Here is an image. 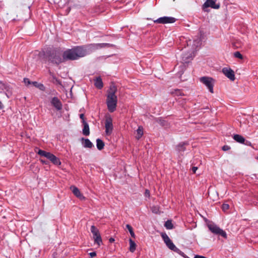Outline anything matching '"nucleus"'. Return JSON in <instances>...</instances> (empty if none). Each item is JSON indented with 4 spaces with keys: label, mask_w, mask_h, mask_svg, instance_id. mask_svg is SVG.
Returning <instances> with one entry per match:
<instances>
[{
    "label": "nucleus",
    "mask_w": 258,
    "mask_h": 258,
    "mask_svg": "<svg viewBox=\"0 0 258 258\" xmlns=\"http://www.w3.org/2000/svg\"><path fill=\"white\" fill-rule=\"evenodd\" d=\"M87 46H77L68 49L62 53L63 61L75 60L84 57L89 53Z\"/></svg>",
    "instance_id": "obj_1"
},
{
    "label": "nucleus",
    "mask_w": 258,
    "mask_h": 258,
    "mask_svg": "<svg viewBox=\"0 0 258 258\" xmlns=\"http://www.w3.org/2000/svg\"><path fill=\"white\" fill-rule=\"evenodd\" d=\"M43 55L45 60L57 66L64 62L62 54L57 48H48L43 52Z\"/></svg>",
    "instance_id": "obj_2"
},
{
    "label": "nucleus",
    "mask_w": 258,
    "mask_h": 258,
    "mask_svg": "<svg viewBox=\"0 0 258 258\" xmlns=\"http://www.w3.org/2000/svg\"><path fill=\"white\" fill-rule=\"evenodd\" d=\"M37 154L41 156L46 158L55 165L58 166L61 165V163L59 159L50 152H47L45 151L39 149Z\"/></svg>",
    "instance_id": "obj_3"
},
{
    "label": "nucleus",
    "mask_w": 258,
    "mask_h": 258,
    "mask_svg": "<svg viewBox=\"0 0 258 258\" xmlns=\"http://www.w3.org/2000/svg\"><path fill=\"white\" fill-rule=\"evenodd\" d=\"M117 103V98L116 96L107 95L106 104L109 112H113L115 110Z\"/></svg>",
    "instance_id": "obj_4"
},
{
    "label": "nucleus",
    "mask_w": 258,
    "mask_h": 258,
    "mask_svg": "<svg viewBox=\"0 0 258 258\" xmlns=\"http://www.w3.org/2000/svg\"><path fill=\"white\" fill-rule=\"evenodd\" d=\"M209 230L214 234L220 235L222 237L227 238V234L225 231L221 229L217 225L211 223L208 225Z\"/></svg>",
    "instance_id": "obj_5"
},
{
    "label": "nucleus",
    "mask_w": 258,
    "mask_h": 258,
    "mask_svg": "<svg viewBox=\"0 0 258 258\" xmlns=\"http://www.w3.org/2000/svg\"><path fill=\"white\" fill-rule=\"evenodd\" d=\"M200 81L205 84L211 93H213V86L214 80L213 79L208 77H203L200 78Z\"/></svg>",
    "instance_id": "obj_6"
},
{
    "label": "nucleus",
    "mask_w": 258,
    "mask_h": 258,
    "mask_svg": "<svg viewBox=\"0 0 258 258\" xmlns=\"http://www.w3.org/2000/svg\"><path fill=\"white\" fill-rule=\"evenodd\" d=\"M220 3L216 4L215 0H207L203 5V10L205 12H208L209 10H206V9L209 7L214 9H218L220 8Z\"/></svg>",
    "instance_id": "obj_7"
},
{
    "label": "nucleus",
    "mask_w": 258,
    "mask_h": 258,
    "mask_svg": "<svg viewBox=\"0 0 258 258\" xmlns=\"http://www.w3.org/2000/svg\"><path fill=\"white\" fill-rule=\"evenodd\" d=\"M176 19L172 17H162L154 20V22L155 23L159 24H168V23H173L176 21Z\"/></svg>",
    "instance_id": "obj_8"
},
{
    "label": "nucleus",
    "mask_w": 258,
    "mask_h": 258,
    "mask_svg": "<svg viewBox=\"0 0 258 258\" xmlns=\"http://www.w3.org/2000/svg\"><path fill=\"white\" fill-rule=\"evenodd\" d=\"M161 236L162 239H163L164 242L165 243L166 246L171 250H173L176 246L172 242L171 240L169 238L168 236L166 233H162Z\"/></svg>",
    "instance_id": "obj_9"
},
{
    "label": "nucleus",
    "mask_w": 258,
    "mask_h": 258,
    "mask_svg": "<svg viewBox=\"0 0 258 258\" xmlns=\"http://www.w3.org/2000/svg\"><path fill=\"white\" fill-rule=\"evenodd\" d=\"M115 45L114 44L107 43L91 44L88 46V47H89L90 48L93 49H97L104 47H113Z\"/></svg>",
    "instance_id": "obj_10"
},
{
    "label": "nucleus",
    "mask_w": 258,
    "mask_h": 258,
    "mask_svg": "<svg viewBox=\"0 0 258 258\" xmlns=\"http://www.w3.org/2000/svg\"><path fill=\"white\" fill-rule=\"evenodd\" d=\"M105 133L106 135H110L113 130L112 119L109 117L106 119L105 122Z\"/></svg>",
    "instance_id": "obj_11"
},
{
    "label": "nucleus",
    "mask_w": 258,
    "mask_h": 258,
    "mask_svg": "<svg viewBox=\"0 0 258 258\" xmlns=\"http://www.w3.org/2000/svg\"><path fill=\"white\" fill-rule=\"evenodd\" d=\"M194 56L193 51L183 53L181 55L182 62L183 63H188L193 59Z\"/></svg>",
    "instance_id": "obj_12"
},
{
    "label": "nucleus",
    "mask_w": 258,
    "mask_h": 258,
    "mask_svg": "<svg viewBox=\"0 0 258 258\" xmlns=\"http://www.w3.org/2000/svg\"><path fill=\"white\" fill-rule=\"evenodd\" d=\"M222 73L230 80L234 81L235 80L234 72L230 68H223Z\"/></svg>",
    "instance_id": "obj_13"
},
{
    "label": "nucleus",
    "mask_w": 258,
    "mask_h": 258,
    "mask_svg": "<svg viewBox=\"0 0 258 258\" xmlns=\"http://www.w3.org/2000/svg\"><path fill=\"white\" fill-rule=\"evenodd\" d=\"M51 104L57 110H60L62 109V103L60 100L56 97L52 98L50 101Z\"/></svg>",
    "instance_id": "obj_14"
},
{
    "label": "nucleus",
    "mask_w": 258,
    "mask_h": 258,
    "mask_svg": "<svg viewBox=\"0 0 258 258\" xmlns=\"http://www.w3.org/2000/svg\"><path fill=\"white\" fill-rule=\"evenodd\" d=\"M188 145V143L186 142H182L179 143L178 145H177L175 147L176 151L181 154L182 152H184L186 150V146Z\"/></svg>",
    "instance_id": "obj_15"
},
{
    "label": "nucleus",
    "mask_w": 258,
    "mask_h": 258,
    "mask_svg": "<svg viewBox=\"0 0 258 258\" xmlns=\"http://www.w3.org/2000/svg\"><path fill=\"white\" fill-rule=\"evenodd\" d=\"M4 90H5V94L7 95L8 98H9L8 93L11 91L9 85L0 81V93H2Z\"/></svg>",
    "instance_id": "obj_16"
},
{
    "label": "nucleus",
    "mask_w": 258,
    "mask_h": 258,
    "mask_svg": "<svg viewBox=\"0 0 258 258\" xmlns=\"http://www.w3.org/2000/svg\"><path fill=\"white\" fill-rule=\"evenodd\" d=\"M71 189H72V192L74 194V195L77 198L81 200H84L85 199L83 195L81 193L78 187L75 186H72L71 187Z\"/></svg>",
    "instance_id": "obj_17"
},
{
    "label": "nucleus",
    "mask_w": 258,
    "mask_h": 258,
    "mask_svg": "<svg viewBox=\"0 0 258 258\" xmlns=\"http://www.w3.org/2000/svg\"><path fill=\"white\" fill-rule=\"evenodd\" d=\"M81 140L84 148H92L94 146L93 143L88 139L82 138Z\"/></svg>",
    "instance_id": "obj_18"
},
{
    "label": "nucleus",
    "mask_w": 258,
    "mask_h": 258,
    "mask_svg": "<svg viewBox=\"0 0 258 258\" xmlns=\"http://www.w3.org/2000/svg\"><path fill=\"white\" fill-rule=\"evenodd\" d=\"M94 81V85L97 88L101 89L103 88V84L100 77H97Z\"/></svg>",
    "instance_id": "obj_19"
},
{
    "label": "nucleus",
    "mask_w": 258,
    "mask_h": 258,
    "mask_svg": "<svg viewBox=\"0 0 258 258\" xmlns=\"http://www.w3.org/2000/svg\"><path fill=\"white\" fill-rule=\"evenodd\" d=\"M117 92V88L115 85L114 84H112L110 85L109 89L108 91L107 95L110 96H116L115 95L116 92Z\"/></svg>",
    "instance_id": "obj_20"
},
{
    "label": "nucleus",
    "mask_w": 258,
    "mask_h": 258,
    "mask_svg": "<svg viewBox=\"0 0 258 258\" xmlns=\"http://www.w3.org/2000/svg\"><path fill=\"white\" fill-rule=\"evenodd\" d=\"M83 134L86 136H88L90 135V129L88 123L86 121H84Z\"/></svg>",
    "instance_id": "obj_21"
},
{
    "label": "nucleus",
    "mask_w": 258,
    "mask_h": 258,
    "mask_svg": "<svg viewBox=\"0 0 258 258\" xmlns=\"http://www.w3.org/2000/svg\"><path fill=\"white\" fill-rule=\"evenodd\" d=\"M233 139L236 141L237 142L242 144V143L244 142V138L243 137L240 135L236 134L234 135L233 137Z\"/></svg>",
    "instance_id": "obj_22"
},
{
    "label": "nucleus",
    "mask_w": 258,
    "mask_h": 258,
    "mask_svg": "<svg viewBox=\"0 0 258 258\" xmlns=\"http://www.w3.org/2000/svg\"><path fill=\"white\" fill-rule=\"evenodd\" d=\"M32 84L35 86V87L37 88L39 90L41 91H45V87L44 85L42 83H39L37 82L34 81L32 82Z\"/></svg>",
    "instance_id": "obj_23"
},
{
    "label": "nucleus",
    "mask_w": 258,
    "mask_h": 258,
    "mask_svg": "<svg viewBox=\"0 0 258 258\" xmlns=\"http://www.w3.org/2000/svg\"><path fill=\"white\" fill-rule=\"evenodd\" d=\"M105 145L103 141L100 139L96 140V146L99 150H101L104 148Z\"/></svg>",
    "instance_id": "obj_24"
},
{
    "label": "nucleus",
    "mask_w": 258,
    "mask_h": 258,
    "mask_svg": "<svg viewBox=\"0 0 258 258\" xmlns=\"http://www.w3.org/2000/svg\"><path fill=\"white\" fill-rule=\"evenodd\" d=\"M130 243V248L129 250L131 252H134L136 248V244L134 241H133L131 238L129 239Z\"/></svg>",
    "instance_id": "obj_25"
},
{
    "label": "nucleus",
    "mask_w": 258,
    "mask_h": 258,
    "mask_svg": "<svg viewBox=\"0 0 258 258\" xmlns=\"http://www.w3.org/2000/svg\"><path fill=\"white\" fill-rule=\"evenodd\" d=\"M156 121L162 126H166L168 125V122L161 117L156 118Z\"/></svg>",
    "instance_id": "obj_26"
},
{
    "label": "nucleus",
    "mask_w": 258,
    "mask_h": 258,
    "mask_svg": "<svg viewBox=\"0 0 258 258\" xmlns=\"http://www.w3.org/2000/svg\"><path fill=\"white\" fill-rule=\"evenodd\" d=\"M164 226L167 229H172L173 228V225L172 223V221L170 220H168L165 222Z\"/></svg>",
    "instance_id": "obj_27"
},
{
    "label": "nucleus",
    "mask_w": 258,
    "mask_h": 258,
    "mask_svg": "<svg viewBox=\"0 0 258 258\" xmlns=\"http://www.w3.org/2000/svg\"><path fill=\"white\" fill-rule=\"evenodd\" d=\"M137 135L136 136V138L137 139L139 140L143 135V128L139 126L137 130Z\"/></svg>",
    "instance_id": "obj_28"
},
{
    "label": "nucleus",
    "mask_w": 258,
    "mask_h": 258,
    "mask_svg": "<svg viewBox=\"0 0 258 258\" xmlns=\"http://www.w3.org/2000/svg\"><path fill=\"white\" fill-rule=\"evenodd\" d=\"M126 228L130 232V233L131 236L132 237L134 238L135 237V234L133 231V229L132 227L130 225L127 224V225H126Z\"/></svg>",
    "instance_id": "obj_29"
},
{
    "label": "nucleus",
    "mask_w": 258,
    "mask_h": 258,
    "mask_svg": "<svg viewBox=\"0 0 258 258\" xmlns=\"http://www.w3.org/2000/svg\"><path fill=\"white\" fill-rule=\"evenodd\" d=\"M173 251L178 253L179 254H180V255H181L182 257H184V258H188V256H186L184 253V252H183L182 251H181L179 248H178L177 247H175V248L173 250Z\"/></svg>",
    "instance_id": "obj_30"
},
{
    "label": "nucleus",
    "mask_w": 258,
    "mask_h": 258,
    "mask_svg": "<svg viewBox=\"0 0 258 258\" xmlns=\"http://www.w3.org/2000/svg\"><path fill=\"white\" fill-rule=\"evenodd\" d=\"M94 242L97 243L98 245H100L101 243H102V238L101 237V235H98V236H96V237L94 238Z\"/></svg>",
    "instance_id": "obj_31"
},
{
    "label": "nucleus",
    "mask_w": 258,
    "mask_h": 258,
    "mask_svg": "<svg viewBox=\"0 0 258 258\" xmlns=\"http://www.w3.org/2000/svg\"><path fill=\"white\" fill-rule=\"evenodd\" d=\"M201 44V40L200 38H197L193 41V45L194 47H198Z\"/></svg>",
    "instance_id": "obj_32"
},
{
    "label": "nucleus",
    "mask_w": 258,
    "mask_h": 258,
    "mask_svg": "<svg viewBox=\"0 0 258 258\" xmlns=\"http://www.w3.org/2000/svg\"><path fill=\"white\" fill-rule=\"evenodd\" d=\"M234 56L235 57L238 58L239 59H242L243 58L242 55L239 51H236L235 52H234Z\"/></svg>",
    "instance_id": "obj_33"
},
{
    "label": "nucleus",
    "mask_w": 258,
    "mask_h": 258,
    "mask_svg": "<svg viewBox=\"0 0 258 258\" xmlns=\"http://www.w3.org/2000/svg\"><path fill=\"white\" fill-rule=\"evenodd\" d=\"M90 230L92 234L99 232L98 229L94 225L91 226Z\"/></svg>",
    "instance_id": "obj_34"
},
{
    "label": "nucleus",
    "mask_w": 258,
    "mask_h": 258,
    "mask_svg": "<svg viewBox=\"0 0 258 258\" xmlns=\"http://www.w3.org/2000/svg\"><path fill=\"white\" fill-rule=\"evenodd\" d=\"M23 82L25 83V84L27 86L32 84V82L30 81L29 80V79L28 78H24Z\"/></svg>",
    "instance_id": "obj_35"
},
{
    "label": "nucleus",
    "mask_w": 258,
    "mask_h": 258,
    "mask_svg": "<svg viewBox=\"0 0 258 258\" xmlns=\"http://www.w3.org/2000/svg\"><path fill=\"white\" fill-rule=\"evenodd\" d=\"M222 208L223 211H226L229 208V206L227 204H223L222 206Z\"/></svg>",
    "instance_id": "obj_36"
},
{
    "label": "nucleus",
    "mask_w": 258,
    "mask_h": 258,
    "mask_svg": "<svg viewBox=\"0 0 258 258\" xmlns=\"http://www.w3.org/2000/svg\"><path fill=\"white\" fill-rule=\"evenodd\" d=\"M152 211L153 213L157 214L159 211V209L158 208L154 206L152 208Z\"/></svg>",
    "instance_id": "obj_37"
},
{
    "label": "nucleus",
    "mask_w": 258,
    "mask_h": 258,
    "mask_svg": "<svg viewBox=\"0 0 258 258\" xmlns=\"http://www.w3.org/2000/svg\"><path fill=\"white\" fill-rule=\"evenodd\" d=\"M222 149L223 151H226L230 149V147L228 145H224L222 147Z\"/></svg>",
    "instance_id": "obj_38"
},
{
    "label": "nucleus",
    "mask_w": 258,
    "mask_h": 258,
    "mask_svg": "<svg viewBox=\"0 0 258 258\" xmlns=\"http://www.w3.org/2000/svg\"><path fill=\"white\" fill-rule=\"evenodd\" d=\"M242 144L245 145H246V146H251V142L249 141L245 140V139H244V142L242 143Z\"/></svg>",
    "instance_id": "obj_39"
},
{
    "label": "nucleus",
    "mask_w": 258,
    "mask_h": 258,
    "mask_svg": "<svg viewBox=\"0 0 258 258\" xmlns=\"http://www.w3.org/2000/svg\"><path fill=\"white\" fill-rule=\"evenodd\" d=\"M40 161L43 164H45V165H47L49 163V162L47 160H43L42 159H40Z\"/></svg>",
    "instance_id": "obj_40"
},
{
    "label": "nucleus",
    "mask_w": 258,
    "mask_h": 258,
    "mask_svg": "<svg viewBox=\"0 0 258 258\" xmlns=\"http://www.w3.org/2000/svg\"><path fill=\"white\" fill-rule=\"evenodd\" d=\"M52 78H53V79L54 80H55L57 84H59V85H60V84H61V81H60L59 80L57 79V78H56L54 76H52Z\"/></svg>",
    "instance_id": "obj_41"
},
{
    "label": "nucleus",
    "mask_w": 258,
    "mask_h": 258,
    "mask_svg": "<svg viewBox=\"0 0 258 258\" xmlns=\"http://www.w3.org/2000/svg\"><path fill=\"white\" fill-rule=\"evenodd\" d=\"M80 118L82 120V123H84V121H86L85 120V117H84V114H80Z\"/></svg>",
    "instance_id": "obj_42"
},
{
    "label": "nucleus",
    "mask_w": 258,
    "mask_h": 258,
    "mask_svg": "<svg viewBox=\"0 0 258 258\" xmlns=\"http://www.w3.org/2000/svg\"><path fill=\"white\" fill-rule=\"evenodd\" d=\"M89 255L91 257L95 256L96 255V252L95 251L91 252L89 253Z\"/></svg>",
    "instance_id": "obj_43"
},
{
    "label": "nucleus",
    "mask_w": 258,
    "mask_h": 258,
    "mask_svg": "<svg viewBox=\"0 0 258 258\" xmlns=\"http://www.w3.org/2000/svg\"><path fill=\"white\" fill-rule=\"evenodd\" d=\"M146 197H149L150 196V191L149 190L146 189L145 193Z\"/></svg>",
    "instance_id": "obj_44"
},
{
    "label": "nucleus",
    "mask_w": 258,
    "mask_h": 258,
    "mask_svg": "<svg viewBox=\"0 0 258 258\" xmlns=\"http://www.w3.org/2000/svg\"><path fill=\"white\" fill-rule=\"evenodd\" d=\"M197 169H198L197 167H195V166L192 167V171L193 173H195Z\"/></svg>",
    "instance_id": "obj_45"
},
{
    "label": "nucleus",
    "mask_w": 258,
    "mask_h": 258,
    "mask_svg": "<svg viewBox=\"0 0 258 258\" xmlns=\"http://www.w3.org/2000/svg\"><path fill=\"white\" fill-rule=\"evenodd\" d=\"M194 258H207L206 257L200 255H196Z\"/></svg>",
    "instance_id": "obj_46"
},
{
    "label": "nucleus",
    "mask_w": 258,
    "mask_h": 258,
    "mask_svg": "<svg viewBox=\"0 0 258 258\" xmlns=\"http://www.w3.org/2000/svg\"><path fill=\"white\" fill-rule=\"evenodd\" d=\"M93 238H94L96 237V236H98V235H100V234L99 231L97 233H93Z\"/></svg>",
    "instance_id": "obj_47"
},
{
    "label": "nucleus",
    "mask_w": 258,
    "mask_h": 258,
    "mask_svg": "<svg viewBox=\"0 0 258 258\" xmlns=\"http://www.w3.org/2000/svg\"><path fill=\"white\" fill-rule=\"evenodd\" d=\"M109 241L110 242V243H112L114 241V239L112 237H111L109 239Z\"/></svg>",
    "instance_id": "obj_48"
},
{
    "label": "nucleus",
    "mask_w": 258,
    "mask_h": 258,
    "mask_svg": "<svg viewBox=\"0 0 258 258\" xmlns=\"http://www.w3.org/2000/svg\"><path fill=\"white\" fill-rule=\"evenodd\" d=\"M68 11L69 12L70 11V8H68Z\"/></svg>",
    "instance_id": "obj_49"
},
{
    "label": "nucleus",
    "mask_w": 258,
    "mask_h": 258,
    "mask_svg": "<svg viewBox=\"0 0 258 258\" xmlns=\"http://www.w3.org/2000/svg\"><path fill=\"white\" fill-rule=\"evenodd\" d=\"M256 159H257V160H258V156L256 157Z\"/></svg>",
    "instance_id": "obj_50"
}]
</instances>
